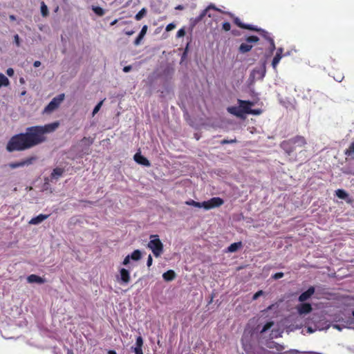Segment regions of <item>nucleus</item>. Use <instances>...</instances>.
I'll use <instances>...</instances> for the list:
<instances>
[{
	"label": "nucleus",
	"instance_id": "obj_13",
	"mask_svg": "<svg viewBox=\"0 0 354 354\" xmlns=\"http://www.w3.org/2000/svg\"><path fill=\"white\" fill-rule=\"evenodd\" d=\"M315 289L313 286H310L308 288V290L304 292H302L298 298L299 301L304 302L308 299H310L312 295L315 293Z\"/></svg>",
	"mask_w": 354,
	"mask_h": 354
},
{
	"label": "nucleus",
	"instance_id": "obj_25",
	"mask_svg": "<svg viewBox=\"0 0 354 354\" xmlns=\"http://www.w3.org/2000/svg\"><path fill=\"white\" fill-rule=\"evenodd\" d=\"M267 347L269 348H275L277 351H282L284 349V346L277 344L274 342H270L267 344Z\"/></svg>",
	"mask_w": 354,
	"mask_h": 354
},
{
	"label": "nucleus",
	"instance_id": "obj_55",
	"mask_svg": "<svg viewBox=\"0 0 354 354\" xmlns=\"http://www.w3.org/2000/svg\"><path fill=\"white\" fill-rule=\"evenodd\" d=\"M41 65V62L39 61H35L33 63L34 67H39Z\"/></svg>",
	"mask_w": 354,
	"mask_h": 354
},
{
	"label": "nucleus",
	"instance_id": "obj_42",
	"mask_svg": "<svg viewBox=\"0 0 354 354\" xmlns=\"http://www.w3.org/2000/svg\"><path fill=\"white\" fill-rule=\"evenodd\" d=\"M283 276H284L283 272H277L274 274H273L272 276V278L275 280H277V279L282 278Z\"/></svg>",
	"mask_w": 354,
	"mask_h": 354
},
{
	"label": "nucleus",
	"instance_id": "obj_36",
	"mask_svg": "<svg viewBox=\"0 0 354 354\" xmlns=\"http://www.w3.org/2000/svg\"><path fill=\"white\" fill-rule=\"evenodd\" d=\"M247 43L251 44L252 43H256L259 41V37L254 35L249 36L245 39Z\"/></svg>",
	"mask_w": 354,
	"mask_h": 354
},
{
	"label": "nucleus",
	"instance_id": "obj_15",
	"mask_svg": "<svg viewBox=\"0 0 354 354\" xmlns=\"http://www.w3.org/2000/svg\"><path fill=\"white\" fill-rule=\"evenodd\" d=\"M48 214H40L38 216L32 218L31 220L29 221V223L31 225H38L43 222L46 218H48Z\"/></svg>",
	"mask_w": 354,
	"mask_h": 354
},
{
	"label": "nucleus",
	"instance_id": "obj_27",
	"mask_svg": "<svg viewBox=\"0 0 354 354\" xmlns=\"http://www.w3.org/2000/svg\"><path fill=\"white\" fill-rule=\"evenodd\" d=\"M133 261H138L142 257L140 250H135L131 254H129Z\"/></svg>",
	"mask_w": 354,
	"mask_h": 354
},
{
	"label": "nucleus",
	"instance_id": "obj_10",
	"mask_svg": "<svg viewBox=\"0 0 354 354\" xmlns=\"http://www.w3.org/2000/svg\"><path fill=\"white\" fill-rule=\"evenodd\" d=\"M34 160H35L34 157L28 158H27L26 160H21V161H19V162H11V163L9 164V167L11 169H16V168H18V167H24V166H28V165H31L32 163Z\"/></svg>",
	"mask_w": 354,
	"mask_h": 354
},
{
	"label": "nucleus",
	"instance_id": "obj_31",
	"mask_svg": "<svg viewBox=\"0 0 354 354\" xmlns=\"http://www.w3.org/2000/svg\"><path fill=\"white\" fill-rule=\"evenodd\" d=\"M282 57H283V55H274V57L272 61V66L274 69H275L277 68L278 64L279 63V62Z\"/></svg>",
	"mask_w": 354,
	"mask_h": 354
},
{
	"label": "nucleus",
	"instance_id": "obj_22",
	"mask_svg": "<svg viewBox=\"0 0 354 354\" xmlns=\"http://www.w3.org/2000/svg\"><path fill=\"white\" fill-rule=\"evenodd\" d=\"M252 48V45L246 42V43H242L240 45L239 50L240 53H245L249 52Z\"/></svg>",
	"mask_w": 354,
	"mask_h": 354
},
{
	"label": "nucleus",
	"instance_id": "obj_44",
	"mask_svg": "<svg viewBox=\"0 0 354 354\" xmlns=\"http://www.w3.org/2000/svg\"><path fill=\"white\" fill-rule=\"evenodd\" d=\"M14 43L18 47H19L21 46L20 38L17 34L14 35Z\"/></svg>",
	"mask_w": 354,
	"mask_h": 354
},
{
	"label": "nucleus",
	"instance_id": "obj_64",
	"mask_svg": "<svg viewBox=\"0 0 354 354\" xmlns=\"http://www.w3.org/2000/svg\"><path fill=\"white\" fill-rule=\"evenodd\" d=\"M19 82H20L21 83H24V78H22V77H21V78H20Z\"/></svg>",
	"mask_w": 354,
	"mask_h": 354
},
{
	"label": "nucleus",
	"instance_id": "obj_16",
	"mask_svg": "<svg viewBox=\"0 0 354 354\" xmlns=\"http://www.w3.org/2000/svg\"><path fill=\"white\" fill-rule=\"evenodd\" d=\"M27 281L29 283H36L41 284L45 282V279L38 275L32 274L29 275L27 277Z\"/></svg>",
	"mask_w": 354,
	"mask_h": 354
},
{
	"label": "nucleus",
	"instance_id": "obj_11",
	"mask_svg": "<svg viewBox=\"0 0 354 354\" xmlns=\"http://www.w3.org/2000/svg\"><path fill=\"white\" fill-rule=\"evenodd\" d=\"M143 339L142 336L139 335L136 337V344L134 346L131 347L132 351L135 354H143L142 351V346H143Z\"/></svg>",
	"mask_w": 354,
	"mask_h": 354
},
{
	"label": "nucleus",
	"instance_id": "obj_59",
	"mask_svg": "<svg viewBox=\"0 0 354 354\" xmlns=\"http://www.w3.org/2000/svg\"><path fill=\"white\" fill-rule=\"evenodd\" d=\"M9 19L11 20V21H15L16 20V17L13 15H11L9 16Z\"/></svg>",
	"mask_w": 354,
	"mask_h": 354
},
{
	"label": "nucleus",
	"instance_id": "obj_53",
	"mask_svg": "<svg viewBox=\"0 0 354 354\" xmlns=\"http://www.w3.org/2000/svg\"><path fill=\"white\" fill-rule=\"evenodd\" d=\"M131 68H132L131 66L129 65V66H124L122 70L124 73H129L131 71Z\"/></svg>",
	"mask_w": 354,
	"mask_h": 354
},
{
	"label": "nucleus",
	"instance_id": "obj_51",
	"mask_svg": "<svg viewBox=\"0 0 354 354\" xmlns=\"http://www.w3.org/2000/svg\"><path fill=\"white\" fill-rule=\"evenodd\" d=\"M261 113V111L260 109H252L251 111H250L249 114L252 115H259Z\"/></svg>",
	"mask_w": 354,
	"mask_h": 354
},
{
	"label": "nucleus",
	"instance_id": "obj_3",
	"mask_svg": "<svg viewBox=\"0 0 354 354\" xmlns=\"http://www.w3.org/2000/svg\"><path fill=\"white\" fill-rule=\"evenodd\" d=\"M64 94L62 93L53 97L52 100L48 104V105L44 108V113H50L57 109L64 100Z\"/></svg>",
	"mask_w": 354,
	"mask_h": 354
},
{
	"label": "nucleus",
	"instance_id": "obj_19",
	"mask_svg": "<svg viewBox=\"0 0 354 354\" xmlns=\"http://www.w3.org/2000/svg\"><path fill=\"white\" fill-rule=\"evenodd\" d=\"M227 110L230 113H231L234 115H236L237 117L241 118L243 116V114L241 113L239 106H229V107H227Z\"/></svg>",
	"mask_w": 354,
	"mask_h": 354
},
{
	"label": "nucleus",
	"instance_id": "obj_1",
	"mask_svg": "<svg viewBox=\"0 0 354 354\" xmlns=\"http://www.w3.org/2000/svg\"><path fill=\"white\" fill-rule=\"evenodd\" d=\"M59 127L55 121L44 126L27 127L24 133L13 136L8 141L6 149L9 152L21 151L31 149L46 140L45 134L54 132Z\"/></svg>",
	"mask_w": 354,
	"mask_h": 354
},
{
	"label": "nucleus",
	"instance_id": "obj_32",
	"mask_svg": "<svg viewBox=\"0 0 354 354\" xmlns=\"http://www.w3.org/2000/svg\"><path fill=\"white\" fill-rule=\"evenodd\" d=\"M274 325V322L270 321L268 322L262 328V329L260 330V333L263 334L266 333L267 330L271 328V327Z\"/></svg>",
	"mask_w": 354,
	"mask_h": 354
},
{
	"label": "nucleus",
	"instance_id": "obj_9",
	"mask_svg": "<svg viewBox=\"0 0 354 354\" xmlns=\"http://www.w3.org/2000/svg\"><path fill=\"white\" fill-rule=\"evenodd\" d=\"M117 280L120 284H127L130 281L129 271L125 268L120 270V275L117 277Z\"/></svg>",
	"mask_w": 354,
	"mask_h": 354
},
{
	"label": "nucleus",
	"instance_id": "obj_5",
	"mask_svg": "<svg viewBox=\"0 0 354 354\" xmlns=\"http://www.w3.org/2000/svg\"><path fill=\"white\" fill-rule=\"evenodd\" d=\"M266 75V66L265 65L256 67L252 70L250 74V77L253 80H263Z\"/></svg>",
	"mask_w": 354,
	"mask_h": 354
},
{
	"label": "nucleus",
	"instance_id": "obj_37",
	"mask_svg": "<svg viewBox=\"0 0 354 354\" xmlns=\"http://www.w3.org/2000/svg\"><path fill=\"white\" fill-rule=\"evenodd\" d=\"M103 102H104L103 100H101L95 105V106L94 107V109L93 110V113H92L93 116H94L100 111V109H101V107L102 106Z\"/></svg>",
	"mask_w": 354,
	"mask_h": 354
},
{
	"label": "nucleus",
	"instance_id": "obj_54",
	"mask_svg": "<svg viewBox=\"0 0 354 354\" xmlns=\"http://www.w3.org/2000/svg\"><path fill=\"white\" fill-rule=\"evenodd\" d=\"M283 48H278L277 49V52H276V54L275 55H283Z\"/></svg>",
	"mask_w": 354,
	"mask_h": 354
},
{
	"label": "nucleus",
	"instance_id": "obj_45",
	"mask_svg": "<svg viewBox=\"0 0 354 354\" xmlns=\"http://www.w3.org/2000/svg\"><path fill=\"white\" fill-rule=\"evenodd\" d=\"M263 290H259L257 291L255 294H254V295L252 296V300H256L259 297H261V295H263Z\"/></svg>",
	"mask_w": 354,
	"mask_h": 354
},
{
	"label": "nucleus",
	"instance_id": "obj_61",
	"mask_svg": "<svg viewBox=\"0 0 354 354\" xmlns=\"http://www.w3.org/2000/svg\"><path fill=\"white\" fill-rule=\"evenodd\" d=\"M67 354H74L73 350L67 348Z\"/></svg>",
	"mask_w": 354,
	"mask_h": 354
},
{
	"label": "nucleus",
	"instance_id": "obj_18",
	"mask_svg": "<svg viewBox=\"0 0 354 354\" xmlns=\"http://www.w3.org/2000/svg\"><path fill=\"white\" fill-rule=\"evenodd\" d=\"M147 25L143 26L140 33L138 34V37H136V39L134 41L135 46L140 45V44L141 43V41L142 40L143 37H145V35L147 33Z\"/></svg>",
	"mask_w": 354,
	"mask_h": 354
},
{
	"label": "nucleus",
	"instance_id": "obj_34",
	"mask_svg": "<svg viewBox=\"0 0 354 354\" xmlns=\"http://www.w3.org/2000/svg\"><path fill=\"white\" fill-rule=\"evenodd\" d=\"M41 13L43 17H46L48 15V7L44 1L41 3Z\"/></svg>",
	"mask_w": 354,
	"mask_h": 354
},
{
	"label": "nucleus",
	"instance_id": "obj_49",
	"mask_svg": "<svg viewBox=\"0 0 354 354\" xmlns=\"http://www.w3.org/2000/svg\"><path fill=\"white\" fill-rule=\"evenodd\" d=\"M176 27V25L173 23H171V24H169L167 26H166V30L167 31H171V30H173L174 28Z\"/></svg>",
	"mask_w": 354,
	"mask_h": 354
},
{
	"label": "nucleus",
	"instance_id": "obj_38",
	"mask_svg": "<svg viewBox=\"0 0 354 354\" xmlns=\"http://www.w3.org/2000/svg\"><path fill=\"white\" fill-rule=\"evenodd\" d=\"M202 20H203L202 18L198 15L196 17L192 18L190 19V23L192 26H195L196 24H198Z\"/></svg>",
	"mask_w": 354,
	"mask_h": 354
},
{
	"label": "nucleus",
	"instance_id": "obj_58",
	"mask_svg": "<svg viewBox=\"0 0 354 354\" xmlns=\"http://www.w3.org/2000/svg\"><path fill=\"white\" fill-rule=\"evenodd\" d=\"M307 331L309 333H313L315 331V330L312 327L309 326V327L307 328Z\"/></svg>",
	"mask_w": 354,
	"mask_h": 354
},
{
	"label": "nucleus",
	"instance_id": "obj_7",
	"mask_svg": "<svg viewBox=\"0 0 354 354\" xmlns=\"http://www.w3.org/2000/svg\"><path fill=\"white\" fill-rule=\"evenodd\" d=\"M210 10H214L218 11L221 13H225L229 15L230 17H233V15L231 12H225L216 8L214 4L209 5L205 9L203 10L199 16L202 18V19L206 16L208 15L209 17H213L214 16L209 12Z\"/></svg>",
	"mask_w": 354,
	"mask_h": 354
},
{
	"label": "nucleus",
	"instance_id": "obj_56",
	"mask_svg": "<svg viewBox=\"0 0 354 354\" xmlns=\"http://www.w3.org/2000/svg\"><path fill=\"white\" fill-rule=\"evenodd\" d=\"M292 55V50H289V51H287L286 53H285L283 55V57H287V56H290Z\"/></svg>",
	"mask_w": 354,
	"mask_h": 354
},
{
	"label": "nucleus",
	"instance_id": "obj_2",
	"mask_svg": "<svg viewBox=\"0 0 354 354\" xmlns=\"http://www.w3.org/2000/svg\"><path fill=\"white\" fill-rule=\"evenodd\" d=\"M147 247L152 251L156 257H160L163 251V244L157 234L150 236V241L147 244Z\"/></svg>",
	"mask_w": 354,
	"mask_h": 354
},
{
	"label": "nucleus",
	"instance_id": "obj_26",
	"mask_svg": "<svg viewBox=\"0 0 354 354\" xmlns=\"http://www.w3.org/2000/svg\"><path fill=\"white\" fill-rule=\"evenodd\" d=\"M185 204L187 205H190V206H193V207H198V208H203L204 209V203L203 202L202 203H200V202H196L194 200H189V201H187L185 202Z\"/></svg>",
	"mask_w": 354,
	"mask_h": 354
},
{
	"label": "nucleus",
	"instance_id": "obj_62",
	"mask_svg": "<svg viewBox=\"0 0 354 354\" xmlns=\"http://www.w3.org/2000/svg\"><path fill=\"white\" fill-rule=\"evenodd\" d=\"M126 34H127V35H133V30L128 31V32H126Z\"/></svg>",
	"mask_w": 354,
	"mask_h": 354
},
{
	"label": "nucleus",
	"instance_id": "obj_40",
	"mask_svg": "<svg viewBox=\"0 0 354 354\" xmlns=\"http://www.w3.org/2000/svg\"><path fill=\"white\" fill-rule=\"evenodd\" d=\"M234 24H235L237 26H239V28H243L244 24H245L244 23L241 22V21L240 20V19H239V18H238V17H234Z\"/></svg>",
	"mask_w": 354,
	"mask_h": 354
},
{
	"label": "nucleus",
	"instance_id": "obj_24",
	"mask_svg": "<svg viewBox=\"0 0 354 354\" xmlns=\"http://www.w3.org/2000/svg\"><path fill=\"white\" fill-rule=\"evenodd\" d=\"M291 142H292L294 145H296L297 146H303L306 142L304 137L301 136H297L292 140H290Z\"/></svg>",
	"mask_w": 354,
	"mask_h": 354
},
{
	"label": "nucleus",
	"instance_id": "obj_52",
	"mask_svg": "<svg viewBox=\"0 0 354 354\" xmlns=\"http://www.w3.org/2000/svg\"><path fill=\"white\" fill-rule=\"evenodd\" d=\"M14 70L12 68H9L7 69L6 71V74L9 76V77H12L14 75Z\"/></svg>",
	"mask_w": 354,
	"mask_h": 354
},
{
	"label": "nucleus",
	"instance_id": "obj_57",
	"mask_svg": "<svg viewBox=\"0 0 354 354\" xmlns=\"http://www.w3.org/2000/svg\"><path fill=\"white\" fill-rule=\"evenodd\" d=\"M176 10H182L184 9V6H182V5H178L176 8H175Z\"/></svg>",
	"mask_w": 354,
	"mask_h": 354
},
{
	"label": "nucleus",
	"instance_id": "obj_48",
	"mask_svg": "<svg viewBox=\"0 0 354 354\" xmlns=\"http://www.w3.org/2000/svg\"><path fill=\"white\" fill-rule=\"evenodd\" d=\"M130 260H131V257L128 254L123 260L122 264L124 266H127L130 263Z\"/></svg>",
	"mask_w": 354,
	"mask_h": 354
},
{
	"label": "nucleus",
	"instance_id": "obj_41",
	"mask_svg": "<svg viewBox=\"0 0 354 354\" xmlns=\"http://www.w3.org/2000/svg\"><path fill=\"white\" fill-rule=\"evenodd\" d=\"M346 154L348 156L354 154V142L351 144L349 148L346 151Z\"/></svg>",
	"mask_w": 354,
	"mask_h": 354
},
{
	"label": "nucleus",
	"instance_id": "obj_30",
	"mask_svg": "<svg viewBox=\"0 0 354 354\" xmlns=\"http://www.w3.org/2000/svg\"><path fill=\"white\" fill-rule=\"evenodd\" d=\"M259 32H260L261 35L265 39H266L268 42L270 41L271 40H274L273 38L271 37L270 33H269L266 30H265L263 29H261Z\"/></svg>",
	"mask_w": 354,
	"mask_h": 354
},
{
	"label": "nucleus",
	"instance_id": "obj_14",
	"mask_svg": "<svg viewBox=\"0 0 354 354\" xmlns=\"http://www.w3.org/2000/svg\"><path fill=\"white\" fill-rule=\"evenodd\" d=\"M133 158H134V160L140 165H144L146 167L150 166L149 161L145 157H144L142 155H141L140 153H136L134 155Z\"/></svg>",
	"mask_w": 354,
	"mask_h": 354
},
{
	"label": "nucleus",
	"instance_id": "obj_43",
	"mask_svg": "<svg viewBox=\"0 0 354 354\" xmlns=\"http://www.w3.org/2000/svg\"><path fill=\"white\" fill-rule=\"evenodd\" d=\"M235 142H236V139H231V140L224 139L221 141V145L232 144V143H235Z\"/></svg>",
	"mask_w": 354,
	"mask_h": 354
},
{
	"label": "nucleus",
	"instance_id": "obj_20",
	"mask_svg": "<svg viewBox=\"0 0 354 354\" xmlns=\"http://www.w3.org/2000/svg\"><path fill=\"white\" fill-rule=\"evenodd\" d=\"M336 196L341 198V199H344L346 201V202L348 203H351L352 202L351 199L350 198H348V194L346 193V191H344V189H339L337 190H336Z\"/></svg>",
	"mask_w": 354,
	"mask_h": 354
},
{
	"label": "nucleus",
	"instance_id": "obj_4",
	"mask_svg": "<svg viewBox=\"0 0 354 354\" xmlns=\"http://www.w3.org/2000/svg\"><path fill=\"white\" fill-rule=\"evenodd\" d=\"M204 209L209 210L218 207L224 203V201L220 197H213L208 201H203Z\"/></svg>",
	"mask_w": 354,
	"mask_h": 354
},
{
	"label": "nucleus",
	"instance_id": "obj_46",
	"mask_svg": "<svg viewBox=\"0 0 354 354\" xmlns=\"http://www.w3.org/2000/svg\"><path fill=\"white\" fill-rule=\"evenodd\" d=\"M185 30L184 28H180L178 30L177 32V34H176V37H182L183 36H185Z\"/></svg>",
	"mask_w": 354,
	"mask_h": 354
},
{
	"label": "nucleus",
	"instance_id": "obj_50",
	"mask_svg": "<svg viewBox=\"0 0 354 354\" xmlns=\"http://www.w3.org/2000/svg\"><path fill=\"white\" fill-rule=\"evenodd\" d=\"M153 263V259L151 254L148 256L147 261V266L148 267H150L152 265Z\"/></svg>",
	"mask_w": 354,
	"mask_h": 354
},
{
	"label": "nucleus",
	"instance_id": "obj_21",
	"mask_svg": "<svg viewBox=\"0 0 354 354\" xmlns=\"http://www.w3.org/2000/svg\"><path fill=\"white\" fill-rule=\"evenodd\" d=\"M176 277V273L174 270H169L162 274V278L166 281H171L174 280Z\"/></svg>",
	"mask_w": 354,
	"mask_h": 354
},
{
	"label": "nucleus",
	"instance_id": "obj_47",
	"mask_svg": "<svg viewBox=\"0 0 354 354\" xmlns=\"http://www.w3.org/2000/svg\"><path fill=\"white\" fill-rule=\"evenodd\" d=\"M231 28V25L229 22H224L223 24V29L225 31H229Z\"/></svg>",
	"mask_w": 354,
	"mask_h": 354
},
{
	"label": "nucleus",
	"instance_id": "obj_63",
	"mask_svg": "<svg viewBox=\"0 0 354 354\" xmlns=\"http://www.w3.org/2000/svg\"><path fill=\"white\" fill-rule=\"evenodd\" d=\"M315 95H317V96L322 97V94H321V93H315Z\"/></svg>",
	"mask_w": 354,
	"mask_h": 354
},
{
	"label": "nucleus",
	"instance_id": "obj_28",
	"mask_svg": "<svg viewBox=\"0 0 354 354\" xmlns=\"http://www.w3.org/2000/svg\"><path fill=\"white\" fill-rule=\"evenodd\" d=\"M9 80L3 73H0V88L2 86H7L9 85Z\"/></svg>",
	"mask_w": 354,
	"mask_h": 354
},
{
	"label": "nucleus",
	"instance_id": "obj_8",
	"mask_svg": "<svg viewBox=\"0 0 354 354\" xmlns=\"http://www.w3.org/2000/svg\"><path fill=\"white\" fill-rule=\"evenodd\" d=\"M238 104L243 115L249 114L251 111V107L254 106V102L249 100H238Z\"/></svg>",
	"mask_w": 354,
	"mask_h": 354
},
{
	"label": "nucleus",
	"instance_id": "obj_17",
	"mask_svg": "<svg viewBox=\"0 0 354 354\" xmlns=\"http://www.w3.org/2000/svg\"><path fill=\"white\" fill-rule=\"evenodd\" d=\"M64 169L62 168L57 167L54 169L50 174V181L57 180L63 174Z\"/></svg>",
	"mask_w": 354,
	"mask_h": 354
},
{
	"label": "nucleus",
	"instance_id": "obj_29",
	"mask_svg": "<svg viewBox=\"0 0 354 354\" xmlns=\"http://www.w3.org/2000/svg\"><path fill=\"white\" fill-rule=\"evenodd\" d=\"M147 9L145 8H142L135 16V19L137 21L141 20L147 14Z\"/></svg>",
	"mask_w": 354,
	"mask_h": 354
},
{
	"label": "nucleus",
	"instance_id": "obj_35",
	"mask_svg": "<svg viewBox=\"0 0 354 354\" xmlns=\"http://www.w3.org/2000/svg\"><path fill=\"white\" fill-rule=\"evenodd\" d=\"M243 28L250 30H254V31H257V32H260V30L261 29V28H257V26H255L254 25L247 24H244V26Z\"/></svg>",
	"mask_w": 354,
	"mask_h": 354
},
{
	"label": "nucleus",
	"instance_id": "obj_23",
	"mask_svg": "<svg viewBox=\"0 0 354 354\" xmlns=\"http://www.w3.org/2000/svg\"><path fill=\"white\" fill-rule=\"evenodd\" d=\"M241 246V242L233 243L227 248V251L229 252H236L239 249H240Z\"/></svg>",
	"mask_w": 354,
	"mask_h": 354
},
{
	"label": "nucleus",
	"instance_id": "obj_6",
	"mask_svg": "<svg viewBox=\"0 0 354 354\" xmlns=\"http://www.w3.org/2000/svg\"><path fill=\"white\" fill-rule=\"evenodd\" d=\"M210 10H214L218 11L221 13H225L229 15L230 17H233V15L231 12H225L216 8L214 4L209 5L205 9L203 10L199 16L202 18V19L206 16L208 15L209 17H213L214 16L209 12Z\"/></svg>",
	"mask_w": 354,
	"mask_h": 354
},
{
	"label": "nucleus",
	"instance_id": "obj_33",
	"mask_svg": "<svg viewBox=\"0 0 354 354\" xmlns=\"http://www.w3.org/2000/svg\"><path fill=\"white\" fill-rule=\"evenodd\" d=\"M92 10L98 16H103L104 15V10L100 6H93Z\"/></svg>",
	"mask_w": 354,
	"mask_h": 354
},
{
	"label": "nucleus",
	"instance_id": "obj_12",
	"mask_svg": "<svg viewBox=\"0 0 354 354\" xmlns=\"http://www.w3.org/2000/svg\"><path fill=\"white\" fill-rule=\"evenodd\" d=\"M297 310L299 315H306L311 312L312 306L309 303H304L298 305L297 307Z\"/></svg>",
	"mask_w": 354,
	"mask_h": 354
},
{
	"label": "nucleus",
	"instance_id": "obj_60",
	"mask_svg": "<svg viewBox=\"0 0 354 354\" xmlns=\"http://www.w3.org/2000/svg\"><path fill=\"white\" fill-rule=\"evenodd\" d=\"M108 354H117V353L113 350H110L109 351Z\"/></svg>",
	"mask_w": 354,
	"mask_h": 354
},
{
	"label": "nucleus",
	"instance_id": "obj_39",
	"mask_svg": "<svg viewBox=\"0 0 354 354\" xmlns=\"http://www.w3.org/2000/svg\"><path fill=\"white\" fill-rule=\"evenodd\" d=\"M269 43H270V46L268 48V51H269L270 54H272L273 52L274 51V50L276 49L275 44H274V40H271L270 41H269Z\"/></svg>",
	"mask_w": 354,
	"mask_h": 354
}]
</instances>
